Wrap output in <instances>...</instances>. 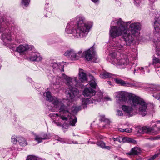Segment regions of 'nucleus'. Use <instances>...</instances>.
<instances>
[{"mask_svg":"<svg viewBox=\"0 0 160 160\" xmlns=\"http://www.w3.org/2000/svg\"><path fill=\"white\" fill-rule=\"evenodd\" d=\"M134 4L136 6H138L140 3L141 2V0H134Z\"/></svg>","mask_w":160,"mask_h":160,"instance_id":"de8ad7c7","label":"nucleus"},{"mask_svg":"<svg viewBox=\"0 0 160 160\" xmlns=\"http://www.w3.org/2000/svg\"><path fill=\"white\" fill-rule=\"evenodd\" d=\"M142 83L141 82L133 81L128 82L127 87L134 88H140L142 87Z\"/></svg>","mask_w":160,"mask_h":160,"instance_id":"b1692460","label":"nucleus"},{"mask_svg":"<svg viewBox=\"0 0 160 160\" xmlns=\"http://www.w3.org/2000/svg\"><path fill=\"white\" fill-rule=\"evenodd\" d=\"M43 97L44 98L48 101L50 102L52 100H53V98L55 97L52 96L51 95V92L49 91H47L46 92L44 93L43 94Z\"/></svg>","mask_w":160,"mask_h":160,"instance_id":"c85d7f7f","label":"nucleus"},{"mask_svg":"<svg viewBox=\"0 0 160 160\" xmlns=\"http://www.w3.org/2000/svg\"><path fill=\"white\" fill-rule=\"evenodd\" d=\"M48 0H46V4L45 5V10L44 11V14H45V16L46 17H49L51 15V12L52 11V9L51 8H49L48 6L49 3H47L48 2Z\"/></svg>","mask_w":160,"mask_h":160,"instance_id":"bb28decb","label":"nucleus"},{"mask_svg":"<svg viewBox=\"0 0 160 160\" xmlns=\"http://www.w3.org/2000/svg\"><path fill=\"white\" fill-rule=\"evenodd\" d=\"M141 152L140 148L138 147H134L128 153V154L129 155H137L139 153Z\"/></svg>","mask_w":160,"mask_h":160,"instance_id":"cd10ccee","label":"nucleus"},{"mask_svg":"<svg viewBox=\"0 0 160 160\" xmlns=\"http://www.w3.org/2000/svg\"><path fill=\"white\" fill-rule=\"evenodd\" d=\"M115 4L116 6H120L121 5V3L119 0H115Z\"/></svg>","mask_w":160,"mask_h":160,"instance_id":"09e8293b","label":"nucleus"},{"mask_svg":"<svg viewBox=\"0 0 160 160\" xmlns=\"http://www.w3.org/2000/svg\"><path fill=\"white\" fill-rule=\"evenodd\" d=\"M67 97V99L66 100L67 103V106L70 105L71 108L69 111V114L67 113L66 114V117L68 118L67 120H64L63 121V124H64V127H63L65 128H68L69 125L74 126L75 124L77 122V118L74 115L72 114L70 112H72L73 114L76 113L78 111L82 109L81 107L80 106L78 107H72V101L73 98H70Z\"/></svg>","mask_w":160,"mask_h":160,"instance_id":"1a4fd4ad","label":"nucleus"},{"mask_svg":"<svg viewBox=\"0 0 160 160\" xmlns=\"http://www.w3.org/2000/svg\"><path fill=\"white\" fill-rule=\"evenodd\" d=\"M116 94L117 100L118 103L120 102H125L127 100V96L128 95L127 92L123 91L119 92H117Z\"/></svg>","mask_w":160,"mask_h":160,"instance_id":"a211bd4d","label":"nucleus"},{"mask_svg":"<svg viewBox=\"0 0 160 160\" xmlns=\"http://www.w3.org/2000/svg\"><path fill=\"white\" fill-rule=\"evenodd\" d=\"M26 160H41L39 158L33 156H29Z\"/></svg>","mask_w":160,"mask_h":160,"instance_id":"ea45409f","label":"nucleus"},{"mask_svg":"<svg viewBox=\"0 0 160 160\" xmlns=\"http://www.w3.org/2000/svg\"><path fill=\"white\" fill-rule=\"evenodd\" d=\"M90 142L91 143L95 144V142Z\"/></svg>","mask_w":160,"mask_h":160,"instance_id":"e2e57ef3","label":"nucleus"},{"mask_svg":"<svg viewBox=\"0 0 160 160\" xmlns=\"http://www.w3.org/2000/svg\"><path fill=\"white\" fill-rule=\"evenodd\" d=\"M7 153L6 150L4 149H2L0 150V154H1L3 157H4L6 155Z\"/></svg>","mask_w":160,"mask_h":160,"instance_id":"a19ab883","label":"nucleus"},{"mask_svg":"<svg viewBox=\"0 0 160 160\" xmlns=\"http://www.w3.org/2000/svg\"><path fill=\"white\" fill-rule=\"evenodd\" d=\"M71 142V144L72 143H73V144H78V142L77 141H72L71 142Z\"/></svg>","mask_w":160,"mask_h":160,"instance_id":"6e6d98bb","label":"nucleus"},{"mask_svg":"<svg viewBox=\"0 0 160 160\" xmlns=\"http://www.w3.org/2000/svg\"><path fill=\"white\" fill-rule=\"evenodd\" d=\"M30 2V0H21V5L23 7H28Z\"/></svg>","mask_w":160,"mask_h":160,"instance_id":"4c0bfd02","label":"nucleus"},{"mask_svg":"<svg viewBox=\"0 0 160 160\" xmlns=\"http://www.w3.org/2000/svg\"><path fill=\"white\" fill-rule=\"evenodd\" d=\"M100 119L101 122H103L105 123L103 126V128L109 127L110 122L108 119L106 118L104 116H101Z\"/></svg>","mask_w":160,"mask_h":160,"instance_id":"473e14b6","label":"nucleus"},{"mask_svg":"<svg viewBox=\"0 0 160 160\" xmlns=\"http://www.w3.org/2000/svg\"><path fill=\"white\" fill-rule=\"evenodd\" d=\"M111 25L118 26V27H124L135 37L139 35L141 29V25L140 22L135 21L134 20L125 22L121 18L116 19L112 21Z\"/></svg>","mask_w":160,"mask_h":160,"instance_id":"0eeeda50","label":"nucleus"},{"mask_svg":"<svg viewBox=\"0 0 160 160\" xmlns=\"http://www.w3.org/2000/svg\"><path fill=\"white\" fill-rule=\"evenodd\" d=\"M57 140L62 143H67L70 144H71V142H69L66 140H65V139L62 138H59Z\"/></svg>","mask_w":160,"mask_h":160,"instance_id":"79ce46f5","label":"nucleus"},{"mask_svg":"<svg viewBox=\"0 0 160 160\" xmlns=\"http://www.w3.org/2000/svg\"><path fill=\"white\" fill-rule=\"evenodd\" d=\"M116 115L118 116H122L123 115L122 112L120 110H117L116 112Z\"/></svg>","mask_w":160,"mask_h":160,"instance_id":"49530a36","label":"nucleus"},{"mask_svg":"<svg viewBox=\"0 0 160 160\" xmlns=\"http://www.w3.org/2000/svg\"><path fill=\"white\" fill-rule=\"evenodd\" d=\"M92 26V22L87 21L83 16L79 15L67 24L65 32L72 34L75 38H84L88 34Z\"/></svg>","mask_w":160,"mask_h":160,"instance_id":"f257e3e1","label":"nucleus"},{"mask_svg":"<svg viewBox=\"0 0 160 160\" xmlns=\"http://www.w3.org/2000/svg\"><path fill=\"white\" fill-rule=\"evenodd\" d=\"M50 102H52L53 107L55 108L59 109L60 114L52 112L49 114V116L51 119L52 122L58 126L64 127L63 121L67 120L68 118L66 114H69V111L70 108V105L66 106L62 103L61 99L55 97Z\"/></svg>","mask_w":160,"mask_h":160,"instance_id":"20e7f679","label":"nucleus"},{"mask_svg":"<svg viewBox=\"0 0 160 160\" xmlns=\"http://www.w3.org/2000/svg\"><path fill=\"white\" fill-rule=\"evenodd\" d=\"M136 160H143V158H137Z\"/></svg>","mask_w":160,"mask_h":160,"instance_id":"13d9d810","label":"nucleus"},{"mask_svg":"<svg viewBox=\"0 0 160 160\" xmlns=\"http://www.w3.org/2000/svg\"><path fill=\"white\" fill-rule=\"evenodd\" d=\"M64 62L57 63L54 62L51 63L50 66L53 68V71L56 73L57 72L64 71Z\"/></svg>","mask_w":160,"mask_h":160,"instance_id":"dca6fc26","label":"nucleus"},{"mask_svg":"<svg viewBox=\"0 0 160 160\" xmlns=\"http://www.w3.org/2000/svg\"><path fill=\"white\" fill-rule=\"evenodd\" d=\"M29 58L32 61L37 62H40L43 59L42 56L38 52H32Z\"/></svg>","mask_w":160,"mask_h":160,"instance_id":"6ab92c4d","label":"nucleus"},{"mask_svg":"<svg viewBox=\"0 0 160 160\" xmlns=\"http://www.w3.org/2000/svg\"><path fill=\"white\" fill-rule=\"evenodd\" d=\"M154 26L156 34H158L160 36V16L158 18H155Z\"/></svg>","mask_w":160,"mask_h":160,"instance_id":"412c9836","label":"nucleus"},{"mask_svg":"<svg viewBox=\"0 0 160 160\" xmlns=\"http://www.w3.org/2000/svg\"><path fill=\"white\" fill-rule=\"evenodd\" d=\"M122 41L119 40V41L115 42L112 45V48L111 50H109L110 53L108 58V60L109 62L112 64L115 65L113 63L110 59V55L111 54H115L117 56H120L121 55H127L124 54V52L126 50V45H122Z\"/></svg>","mask_w":160,"mask_h":160,"instance_id":"9b49d317","label":"nucleus"},{"mask_svg":"<svg viewBox=\"0 0 160 160\" xmlns=\"http://www.w3.org/2000/svg\"><path fill=\"white\" fill-rule=\"evenodd\" d=\"M115 54H111L110 55V59L112 62L118 68L124 69L127 68L128 70L133 69L134 74L136 71L139 70L143 73L145 72V70L148 72H149V70L148 69V67H138L135 68L136 64L133 62H131V61L136 60L137 56L132 53H127V55H121L117 56Z\"/></svg>","mask_w":160,"mask_h":160,"instance_id":"7ed1b4c3","label":"nucleus"},{"mask_svg":"<svg viewBox=\"0 0 160 160\" xmlns=\"http://www.w3.org/2000/svg\"><path fill=\"white\" fill-rule=\"evenodd\" d=\"M52 107H50V108H48L50 110H51V111H52Z\"/></svg>","mask_w":160,"mask_h":160,"instance_id":"680f3d73","label":"nucleus"},{"mask_svg":"<svg viewBox=\"0 0 160 160\" xmlns=\"http://www.w3.org/2000/svg\"><path fill=\"white\" fill-rule=\"evenodd\" d=\"M90 98L93 103H96L97 102L102 101L103 100L102 93L101 92H95V93Z\"/></svg>","mask_w":160,"mask_h":160,"instance_id":"f3484780","label":"nucleus"},{"mask_svg":"<svg viewBox=\"0 0 160 160\" xmlns=\"http://www.w3.org/2000/svg\"><path fill=\"white\" fill-rule=\"evenodd\" d=\"M156 126V125H153V127H155Z\"/></svg>","mask_w":160,"mask_h":160,"instance_id":"0e129e2a","label":"nucleus"},{"mask_svg":"<svg viewBox=\"0 0 160 160\" xmlns=\"http://www.w3.org/2000/svg\"><path fill=\"white\" fill-rule=\"evenodd\" d=\"M149 88L150 90L152 91H159L160 90V86L152 84L150 86Z\"/></svg>","mask_w":160,"mask_h":160,"instance_id":"e433bc0d","label":"nucleus"},{"mask_svg":"<svg viewBox=\"0 0 160 160\" xmlns=\"http://www.w3.org/2000/svg\"><path fill=\"white\" fill-rule=\"evenodd\" d=\"M79 79L78 78L70 77L62 74L61 78L66 81L65 83L68 87L66 92V96L72 99L79 93L77 88H82L84 86L83 83L87 80V76L82 69H79L78 73Z\"/></svg>","mask_w":160,"mask_h":160,"instance_id":"f03ea898","label":"nucleus"},{"mask_svg":"<svg viewBox=\"0 0 160 160\" xmlns=\"http://www.w3.org/2000/svg\"><path fill=\"white\" fill-rule=\"evenodd\" d=\"M152 63L153 65L160 64V59L153 56Z\"/></svg>","mask_w":160,"mask_h":160,"instance_id":"58836bf2","label":"nucleus"},{"mask_svg":"<svg viewBox=\"0 0 160 160\" xmlns=\"http://www.w3.org/2000/svg\"><path fill=\"white\" fill-rule=\"evenodd\" d=\"M112 74L106 71H103L100 75V77L101 78L105 79L111 78Z\"/></svg>","mask_w":160,"mask_h":160,"instance_id":"c756f323","label":"nucleus"},{"mask_svg":"<svg viewBox=\"0 0 160 160\" xmlns=\"http://www.w3.org/2000/svg\"><path fill=\"white\" fill-rule=\"evenodd\" d=\"M93 103L91 98H84L82 99L81 105L80 106L82 109H85L87 107V105Z\"/></svg>","mask_w":160,"mask_h":160,"instance_id":"5701e85b","label":"nucleus"},{"mask_svg":"<svg viewBox=\"0 0 160 160\" xmlns=\"http://www.w3.org/2000/svg\"><path fill=\"white\" fill-rule=\"evenodd\" d=\"M27 80L29 82H31V81H32V80L31 79V78H27Z\"/></svg>","mask_w":160,"mask_h":160,"instance_id":"864d4df0","label":"nucleus"},{"mask_svg":"<svg viewBox=\"0 0 160 160\" xmlns=\"http://www.w3.org/2000/svg\"><path fill=\"white\" fill-rule=\"evenodd\" d=\"M20 137V136H17L15 135H12L11 138L12 142L13 144H16L17 142H18V140Z\"/></svg>","mask_w":160,"mask_h":160,"instance_id":"c9c22d12","label":"nucleus"},{"mask_svg":"<svg viewBox=\"0 0 160 160\" xmlns=\"http://www.w3.org/2000/svg\"><path fill=\"white\" fill-rule=\"evenodd\" d=\"M139 132L142 133H149L157 134L158 132L155 131L152 127H150L147 126H143L140 128Z\"/></svg>","mask_w":160,"mask_h":160,"instance_id":"aec40b11","label":"nucleus"},{"mask_svg":"<svg viewBox=\"0 0 160 160\" xmlns=\"http://www.w3.org/2000/svg\"><path fill=\"white\" fill-rule=\"evenodd\" d=\"M48 78L52 83L54 84H58L61 81V78L60 77H53L52 75H48Z\"/></svg>","mask_w":160,"mask_h":160,"instance_id":"393cba45","label":"nucleus"},{"mask_svg":"<svg viewBox=\"0 0 160 160\" xmlns=\"http://www.w3.org/2000/svg\"><path fill=\"white\" fill-rule=\"evenodd\" d=\"M157 122H160V121H158Z\"/></svg>","mask_w":160,"mask_h":160,"instance_id":"338daca9","label":"nucleus"},{"mask_svg":"<svg viewBox=\"0 0 160 160\" xmlns=\"http://www.w3.org/2000/svg\"><path fill=\"white\" fill-rule=\"evenodd\" d=\"M119 160H127L124 158H120Z\"/></svg>","mask_w":160,"mask_h":160,"instance_id":"052dcab7","label":"nucleus"},{"mask_svg":"<svg viewBox=\"0 0 160 160\" xmlns=\"http://www.w3.org/2000/svg\"><path fill=\"white\" fill-rule=\"evenodd\" d=\"M124 130L125 132L128 133H130V132H131L132 131V129L130 128H126L125 129H124Z\"/></svg>","mask_w":160,"mask_h":160,"instance_id":"3c124183","label":"nucleus"},{"mask_svg":"<svg viewBox=\"0 0 160 160\" xmlns=\"http://www.w3.org/2000/svg\"><path fill=\"white\" fill-rule=\"evenodd\" d=\"M17 42H20V41H17Z\"/></svg>","mask_w":160,"mask_h":160,"instance_id":"774afa93","label":"nucleus"},{"mask_svg":"<svg viewBox=\"0 0 160 160\" xmlns=\"http://www.w3.org/2000/svg\"><path fill=\"white\" fill-rule=\"evenodd\" d=\"M91 80L89 82L90 86L93 89H95L98 87L97 84L96 82L95 79L92 76H90Z\"/></svg>","mask_w":160,"mask_h":160,"instance_id":"2f4dec72","label":"nucleus"},{"mask_svg":"<svg viewBox=\"0 0 160 160\" xmlns=\"http://www.w3.org/2000/svg\"><path fill=\"white\" fill-rule=\"evenodd\" d=\"M2 20L3 22H5L7 24H8V27L10 28V31L11 35V32L16 34L19 33L20 31V28L14 25L13 21L11 18L9 17H0V20Z\"/></svg>","mask_w":160,"mask_h":160,"instance_id":"f8f14e48","label":"nucleus"},{"mask_svg":"<svg viewBox=\"0 0 160 160\" xmlns=\"http://www.w3.org/2000/svg\"><path fill=\"white\" fill-rule=\"evenodd\" d=\"M118 131L121 132H125L124 129L119 128L118 129Z\"/></svg>","mask_w":160,"mask_h":160,"instance_id":"603ef678","label":"nucleus"},{"mask_svg":"<svg viewBox=\"0 0 160 160\" xmlns=\"http://www.w3.org/2000/svg\"><path fill=\"white\" fill-rule=\"evenodd\" d=\"M114 80L117 84L123 87H127L128 82H126L121 79L118 78H115Z\"/></svg>","mask_w":160,"mask_h":160,"instance_id":"a878e982","label":"nucleus"},{"mask_svg":"<svg viewBox=\"0 0 160 160\" xmlns=\"http://www.w3.org/2000/svg\"><path fill=\"white\" fill-rule=\"evenodd\" d=\"M122 109L124 112V115L127 117L129 118L135 114L133 109L130 106L123 105Z\"/></svg>","mask_w":160,"mask_h":160,"instance_id":"4468645a","label":"nucleus"},{"mask_svg":"<svg viewBox=\"0 0 160 160\" xmlns=\"http://www.w3.org/2000/svg\"><path fill=\"white\" fill-rule=\"evenodd\" d=\"M153 122V121H152V123L153 122Z\"/></svg>","mask_w":160,"mask_h":160,"instance_id":"69168bd1","label":"nucleus"},{"mask_svg":"<svg viewBox=\"0 0 160 160\" xmlns=\"http://www.w3.org/2000/svg\"><path fill=\"white\" fill-rule=\"evenodd\" d=\"M51 137L50 134L49 133H42L40 135H36L35 139L38 143H40L43 140L49 139Z\"/></svg>","mask_w":160,"mask_h":160,"instance_id":"2eb2a0df","label":"nucleus"},{"mask_svg":"<svg viewBox=\"0 0 160 160\" xmlns=\"http://www.w3.org/2000/svg\"><path fill=\"white\" fill-rule=\"evenodd\" d=\"M33 48V46L31 45H20L16 48L15 51L18 52L20 55H26L29 52H31Z\"/></svg>","mask_w":160,"mask_h":160,"instance_id":"ddd939ff","label":"nucleus"},{"mask_svg":"<svg viewBox=\"0 0 160 160\" xmlns=\"http://www.w3.org/2000/svg\"><path fill=\"white\" fill-rule=\"evenodd\" d=\"M95 93V91L91 88H85L82 92V94L85 96L92 97Z\"/></svg>","mask_w":160,"mask_h":160,"instance_id":"4be33fe9","label":"nucleus"},{"mask_svg":"<svg viewBox=\"0 0 160 160\" xmlns=\"http://www.w3.org/2000/svg\"><path fill=\"white\" fill-rule=\"evenodd\" d=\"M159 154H160V149L159 150V151L157 154L154 155L148 160H154L156 157H158Z\"/></svg>","mask_w":160,"mask_h":160,"instance_id":"c03bdc74","label":"nucleus"},{"mask_svg":"<svg viewBox=\"0 0 160 160\" xmlns=\"http://www.w3.org/2000/svg\"><path fill=\"white\" fill-rule=\"evenodd\" d=\"M18 140L19 144L22 146H25L28 144L26 140L23 137L21 136Z\"/></svg>","mask_w":160,"mask_h":160,"instance_id":"f704fd0d","label":"nucleus"},{"mask_svg":"<svg viewBox=\"0 0 160 160\" xmlns=\"http://www.w3.org/2000/svg\"><path fill=\"white\" fill-rule=\"evenodd\" d=\"M96 144L98 146L101 148L103 149H104L108 150H109L111 149L110 147L106 146L105 143L102 141H98L97 142Z\"/></svg>","mask_w":160,"mask_h":160,"instance_id":"7c9ffc66","label":"nucleus"},{"mask_svg":"<svg viewBox=\"0 0 160 160\" xmlns=\"http://www.w3.org/2000/svg\"><path fill=\"white\" fill-rule=\"evenodd\" d=\"M109 35L112 39L122 36L123 41L127 46H131L135 42L134 38L136 37L131 33L128 32V29H126L124 27H118V26L111 25Z\"/></svg>","mask_w":160,"mask_h":160,"instance_id":"423d86ee","label":"nucleus"},{"mask_svg":"<svg viewBox=\"0 0 160 160\" xmlns=\"http://www.w3.org/2000/svg\"><path fill=\"white\" fill-rule=\"evenodd\" d=\"M113 140L114 141H118L122 143V137H119L117 138H113Z\"/></svg>","mask_w":160,"mask_h":160,"instance_id":"37998d69","label":"nucleus"},{"mask_svg":"<svg viewBox=\"0 0 160 160\" xmlns=\"http://www.w3.org/2000/svg\"><path fill=\"white\" fill-rule=\"evenodd\" d=\"M94 3L97 2L98 0H91Z\"/></svg>","mask_w":160,"mask_h":160,"instance_id":"4d7b16f0","label":"nucleus"},{"mask_svg":"<svg viewBox=\"0 0 160 160\" xmlns=\"http://www.w3.org/2000/svg\"><path fill=\"white\" fill-rule=\"evenodd\" d=\"M64 55L73 60H76L80 58L84 57L87 61L92 60L95 62L98 61V58L93 46L86 51L81 49L77 52L73 49H70L67 50Z\"/></svg>","mask_w":160,"mask_h":160,"instance_id":"39448f33","label":"nucleus"},{"mask_svg":"<svg viewBox=\"0 0 160 160\" xmlns=\"http://www.w3.org/2000/svg\"><path fill=\"white\" fill-rule=\"evenodd\" d=\"M160 138H159V137H156L154 138L153 139H159Z\"/></svg>","mask_w":160,"mask_h":160,"instance_id":"bf43d9fd","label":"nucleus"},{"mask_svg":"<svg viewBox=\"0 0 160 160\" xmlns=\"http://www.w3.org/2000/svg\"><path fill=\"white\" fill-rule=\"evenodd\" d=\"M152 96L157 99L160 100V92L153 94Z\"/></svg>","mask_w":160,"mask_h":160,"instance_id":"a18cd8bd","label":"nucleus"},{"mask_svg":"<svg viewBox=\"0 0 160 160\" xmlns=\"http://www.w3.org/2000/svg\"><path fill=\"white\" fill-rule=\"evenodd\" d=\"M6 22H3L2 20H0V34L1 40L4 43V44L8 47L10 49L14 50L15 49V45L10 44L12 40L10 35V28L8 27Z\"/></svg>","mask_w":160,"mask_h":160,"instance_id":"6e6552de","label":"nucleus"},{"mask_svg":"<svg viewBox=\"0 0 160 160\" xmlns=\"http://www.w3.org/2000/svg\"><path fill=\"white\" fill-rule=\"evenodd\" d=\"M126 142L135 144L137 142L136 140L131 138L126 137H122V143Z\"/></svg>","mask_w":160,"mask_h":160,"instance_id":"72a5a7b5","label":"nucleus"},{"mask_svg":"<svg viewBox=\"0 0 160 160\" xmlns=\"http://www.w3.org/2000/svg\"><path fill=\"white\" fill-rule=\"evenodd\" d=\"M103 100L102 101H111V99L109 97H105L103 98Z\"/></svg>","mask_w":160,"mask_h":160,"instance_id":"8fccbe9b","label":"nucleus"},{"mask_svg":"<svg viewBox=\"0 0 160 160\" xmlns=\"http://www.w3.org/2000/svg\"><path fill=\"white\" fill-rule=\"evenodd\" d=\"M131 105L132 107H136L138 109L139 113L142 116H144L148 114V108L149 106L152 110L154 108L153 104H147L142 99L138 97H131Z\"/></svg>","mask_w":160,"mask_h":160,"instance_id":"9d476101","label":"nucleus"},{"mask_svg":"<svg viewBox=\"0 0 160 160\" xmlns=\"http://www.w3.org/2000/svg\"><path fill=\"white\" fill-rule=\"evenodd\" d=\"M150 2V3L151 4L153 3L155 1V0H149Z\"/></svg>","mask_w":160,"mask_h":160,"instance_id":"5fc2aeb1","label":"nucleus"}]
</instances>
